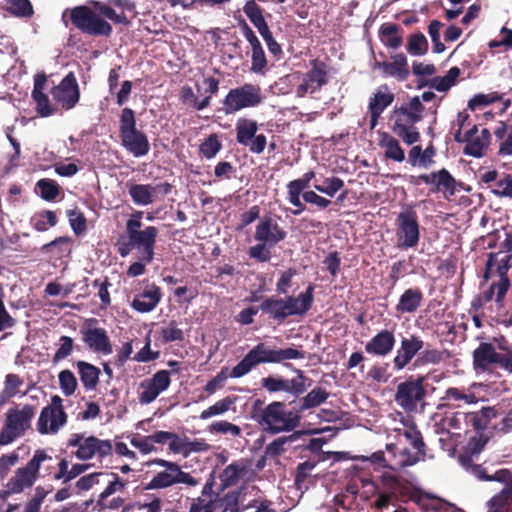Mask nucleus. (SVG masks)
I'll list each match as a JSON object with an SVG mask.
<instances>
[{
	"label": "nucleus",
	"instance_id": "f257e3e1",
	"mask_svg": "<svg viewBox=\"0 0 512 512\" xmlns=\"http://www.w3.org/2000/svg\"><path fill=\"white\" fill-rule=\"evenodd\" d=\"M305 351L293 347L271 348L261 342L255 345L243 359L231 370V378H240L254 367L266 363H284L288 360L304 359Z\"/></svg>",
	"mask_w": 512,
	"mask_h": 512
},
{
	"label": "nucleus",
	"instance_id": "f03ea898",
	"mask_svg": "<svg viewBox=\"0 0 512 512\" xmlns=\"http://www.w3.org/2000/svg\"><path fill=\"white\" fill-rule=\"evenodd\" d=\"M472 357L477 372L500 368L512 373V348L504 336L493 337L492 342H480Z\"/></svg>",
	"mask_w": 512,
	"mask_h": 512
},
{
	"label": "nucleus",
	"instance_id": "7ed1b4c3",
	"mask_svg": "<svg viewBox=\"0 0 512 512\" xmlns=\"http://www.w3.org/2000/svg\"><path fill=\"white\" fill-rule=\"evenodd\" d=\"M424 110L420 97L414 96L407 105L395 106L392 111V131L407 145L420 140V133L415 124L423 119Z\"/></svg>",
	"mask_w": 512,
	"mask_h": 512
},
{
	"label": "nucleus",
	"instance_id": "20e7f679",
	"mask_svg": "<svg viewBox=\"0 0 512 512\" xmlns=\"http://www.w3.org/2000/svg\"><path fill=\"white\" fill-rule=\"evenodd\" d=\"M254 419L265 432L277 434L293 431L300 425L301 417L294 406L286 410L284 402L274 401L254 415Z\"/></svg>",
	"mask_w": 512,
	"mask_h": 512
},
{
	"label": "nucleus",
	"instance_id": "39448f33",
	"mask_svg": "<svg viewBox=\"0 0 512 512\" xmlns=\"http://www.w3.org/2000/svg\"><path fill=\"white\" fill-rule=\"evenodd\" d=\"M36 407L32 404L14 405L4 415L0 430V446H7L22 438L32 429Z\"/></svg>",
	"mask_w": 512,
	"mask_h": 512
},
{
	"label": "nucleus",
	"instance_id": "423d86ee",
	"mask_svg": "<svg viewBox=\"0 0 512 512\" xmlns=\"http://www.w3.org/2000/svg\"><path fill=\"white\" fill-rule=\"evenodd\" d=\"M119 136L122 146L134 157L146 156L150 151L147 135L137 129L135 112L131 108L122 109L119 117Z\"/></svg>",
	"mask_w": 512,
	"mask_h": 512
},
{
	"label": "nucleus",
	"instance_id": "0eeeda50",
	"mask_svg": "<svg viewBox=\"0 0 512 512\" xmlns=\"http://www.w3.org/2000/svg\"><path fill=\"white\" fill-rule=\"evenodd\" d=\"M51 459L52 457L48 455L46 450H35L32 458L26 463V465L15 470L14 475L5 485L4 494H20L24 490L31 488L41 477L40 469L42 464Z\"/></svg>",
	"mask_w": 512,
	"mask_h": 512
},
{
	"label": "nucleus",
	"instance_id": "6e6552de",
	"mask_svg": "<svg viewBox=\"0 0 512 512\" xmlns=\"http://www.w3.org/2000/svg\"><path fill=\"white\" fill-rule=\"evenodd\" d=\"M284 366L292 369L296 376L286 379L281 376L269 375L261 379V387L270 394L284 392L298 398L311 386L312 380L305 375L303 370L293 368L291 363H284Z\"/></svg>",
	"mask_w": 512,
	"mask_h": 512
},
{
	"label": "nucleus",
	"instance_id": "1a4fd4ad",
	"mask_svg": "<svg viewBox=\"0 0 512 512\" xmlns=\"http://www.w3.org/2000/svg\"><path fill=\"white\" fill-rule=\"evenodd\" d=\"M263 101L261 87L258 84L245 83L232 88L222 100V111L225 115L259 106Z\"/></svg>",
	"mask_w": 512,
	"mask_h": 512
},
{
	"label": "nucleus",
	"instance_id": "9d476101",
	"mask_svg": "<svg viewBox=\"0 0 512 512\" xmlns=\"http://www.w3.org/2000/svg\"><path fill=\"white\" fill-rule=\"evenodd\" d=\"M151 464L163 467L165 470L155 474L147 484L146 489H164L175 484H186L194 487L199 484L198 479L193 477L190 473L182 471L181 467L176 462L156 458L151 461Z\"/></svg>",
	"mask_w": 512,
	"mask_h": 512
},
{
	"label": "nucleus",
	"instance_id": "9b49d317",
	"mask_svg": "<svg viewBox=\"0 0 512 512\" xmlns=\"http://www.w3.org/2000/svg\"><path fill=\"white\" fill-rule=\"evenodd\" d=\"M69 14L73 26L84 34L105 37L112 34V26L88 6H76Z\"/></svg>",
	"mask_w": 512,
	"mask_h": 512
},
{
	"label": "nucleus",
	"instance_id": "f8f14e48",
	"mask_svg": "<svg viewBox=\"0 0 512 512\" xmlns=\"http://www.w3.org/2000/svg\"><path fill=\"white\" fill-rule=\"evenodd\" d=\"M397 247L402 250L415 248L420 241V225L417 212L408 207L401 211L396 220Z\"/></svg>",
	"mask_w": 512,
	"mask_h": 512
},
{
	"label": "nucleus",
	"instance_id": "ddd939ff",
	"mask_svg": "<svg viewBox=\"0 0 512 512\" xmlns=\"http://www.w3.org/2000/svg\"><path fill=\"white\" fill-rule=\"evenodd\" d=\"M59 395L51 397L49 405L42 408L37 420V431L41 435L56 434L66 425L68 416Z\"/></svg>",
	"mask_w": 512,
	"mask_h": 512
},
{
	"label": "nucleus",
	"instance_id": "4468645a",
	"mask_svg": "<svg viewBox=\"0 0 512 512\" xmlns=\"http://www.w3.org/2000/svg\"><path fill=\"white\" fill-rule=\"evenodd\" d=\"M409 183L415 186L421 183L431 185V193L442 192L447 199L454 196L458 191L457 187L460 186V183L457 182L446 168L433 171L429 174H421L418 176L410 175Z\"/></svg>",
	"mask_w": 512,
	"mask_h": 512
},
{
	"label": "nucleus",
	"instance_id": "2eb2a0df",
	"mask_svg": "<svg viewBox=\"0 0 512 512\" xmlns=\"http://www.w3.org/2000/svg\"><path fill=\"white\" fill-rule=\"evenodd\" d=\"M424 381L423 376L417 378L410 376L404 382L398 384L395 401L404 411H416L418 403L424 400L426 397Z\"/></svg>",
	"mask_w": 512,
	"mask_h": 512
},
{
	"label": "nucleus",
	"instance_id": "dca6fc26",
	"mask_svg": "<svg viewBox=\"0 0 512 512\" xmlns=\"http://www.w3.org/2000/svg\"><path fill=\"white\" fill-rule=\"evenodd\" d=\"M236 141L241 146L248 148L253 154H261L267 145L264 134H257L258 124L249 118H239L235 125Z\"/></svg>",
	"mask_w": 512,
	"mask_h": 512
},
{
	"label": "nucleus",
	"instance_id": "f3484780",
	"mask_svg": "<svg viewBox=\"0 0 512 512\" xmlns=\"http://www.w3.org/2000/svg\"><path fill=\"white\" fill-rule=\"evenodd\" d=\"M98 320L95 318L87 319L85 325L80 329L82 341L86 347L96 353L109 355L113 352V346L107 331L101 327H94Z\"/></svg>",
	"mask_w": 512,
	"mask_h": 512
},
{
	"label": "nucleus",
	"instance_id": "a211bd4d",
	"mask_svg": "<svg viewBox=\"0 0 512 512\" xmlns=\"http://www.w3.org/2000/svg\"><path fill=\"white\" fill-rule=\"evenodd\" d=\"M310 66L311 69L303 75L302 83L296 88L298 97L313 94L328 83V67L324 61L313 59Z\"/></svg>",
	"mask_w": 512,
	"mask_h": 512
},
{
	"label": "nucleus",
	"instance_id": "6ab92c4d",
	"mask_svg": "<svg viewBox=\"0 0 512 512\" xmlns=\"http://www.w3.org/2000/svg\"><path fill=\"white\" fill-rule=\"evenodd\" d=\"M171 384V372L168 370H159L151 378L144 379L140 385L138 395L141 404H150Z\"/></svg>",
	"mask_w": 512,
	"mask_h": 512
},
{
	"label": "nucleus",
	"instance_id": "aec40b11",
	"mask_svg": "<svg viewBox=\"0 0 512 512\" xmlns=\"http://www.w3.org/2000/svg\"><path fill=\"white\" fill-rule=\"evenodd\" d=\"M53 99L63 109L70 110L76 106L80 98L79 86L73 72H69L58 86L51 90Z\"/></svg>",
	"mask_w": 512,
	"mask_h": 512
},
{
	"label": "nucleus",
	"instance_id": "412c9836",
	"mask_svg": "<svg viewBox=\"0 0 512 512\" xmlns=\"http://www.w3.org/2000/svg\"><path fill=\"white\" fill-rule=\"evenodd\" d=\"M423 348L424 341L420 336L412 334L409 337H403L392 361L394 369L397 371L404 369L415 357L419 356Z\"/></svg>",
	"mask_w": 512,
	"mask_h": 512
},
{
	"label": "nucleus",
	"instance_id": "4be33fe9",
	"mask_svg": "<svg viewBox=\"0 0 512 512\" xmlns=\"http://www.w3.org/2000/svg\"><path fill=\"white\" fill-rule=\"evenodd\" d=\"M76 458L82 461L97 457L102 461L104 458L113 454V445L111 440H103L96 436L86 437L80 449L74 453Z\"/></svg>",
	"mask_w": 512,
	"mask_h": 512
},
{
	"label": "nucleus",
	"instance_id": "5701e85b",
	"mask_svg": "<svg viewBox=\"0 0 512 512\" xmlns=\"http://www.w3.org/2000/svg\"><path fill=\"white\" fill-rule=\"evenodd\" d=\"M287 237V231L279 226L270 216H264L260 219L255 228L254 239L258 242H264L269 246H276Z\"/></svg>",
	"mask_w": 512,
	"mask_h": 512
},
{
	"label": "nucleus",
	"instance_id": "b1692460",
	"mask_svg": "<svg viewBox=\"0 0 512 512\" xmlns=\"http://www.w3.org/2000/svg\"><path fill=\"white\" fill-rule=\"evenodd\" d=\"M395 99L388 85L383 84L369 98L368 111L370 114V128L374 129L384 110L389 107Z\"/></svg>",
	"mask_w": 512,
	"mask_h": 512
},
{
	"label": "nucleus",
	"instance_id": "393cba45",
	"mask_svg": "<svg viewBox=\"0 0 512 512\" xmlns=\"http://www.w3.org/2000/svg\"><path fill=\"white\" fill-rule=\"evenodd\" d=\"M158 228L155 226H147L143 230H139L130 237L132 243L137 248L142 249L141 261L151 263L154 258V247L158 236Z\"/></svg>",
	"mask_w": 512,
	"mask_h": 512
},
{
	"label": "nucleus",
	"instance_id": "a878e982",
	"mask_svg": "<svg viewBox=\"0 0 512 512\" xmlns=\"http://www.w3.org/2000/svg\"><path fill=\"white\" fill-rule=\"evenodd\" d=\"M287 318L290 316H304L312 307L314 301V285L309 284L305 291L298 296L284 298Z\"/></svg>",
	"mask_w": 512,
	"mask_h": 512
},
{
	"label": "nucleus",
	"instance_id": "bb28decb",
	"mask_svg": "<svg viewBox=\"0 0 512 512\" xmlns=\"http://www.w3.org/2000/svg\"><path fill=\"white\" fill-rule=\"evenodd\" d=\"M241 29L252 50L251 71L254 73H261L267 66V60L262 45L254 31L245 20H242Z\"/></svg>",
	"mask_w": 512,
	"mask_h": 512
},
{
	"label": "nucleus",
	"instance_id": "cd10ccee",
	"mask_svg": "<svg viewBox=\"0 0 512 512\" xmlns=\"http://www.w3.org/2000/svg\"><path fill=\"white\" fill-rule=\"evenodd\" d=\"M395 343L394 332L383 329L366 343L365 351L374 356L384 357L393 351Z\"/></svg>",
	"mask_w": 512,
	"mask_h": 512
},
{
	"label": "nucleus",
	"instance_id": "c85d7f7f",
	"mask_svg": "<svg viewBox=\"0 0 512 512\" xmlns=\"http://www.w3.org/2000/svg\"><path fill=\"white\" fill-rule=\"evenodd\" d=\"M460 464L472 475L482 481H508L510 479V470L499 469L494 474L489 475L486 473L485 468L476 464L471 456H459Z\"/></svg>",
	"mask_w": 512,
	"mask_h": 512
},
{
	"label": "nucleus",
	"instance_id": "c756f323",
	"mask_svg": "<svg viewBox=\"0 0 512 512\" xmlns=\"http://www.w3.org/2000/svg\"><path fill=\"white\" fill-rule=\"evenodd\" d=\"M47 82L44 73L37 74L34 78V87L32 90V98L36 103V111L41 117H48L56 112V109L50 104L49 97L43 92Z\"/></svg>",
	"mask_w": 512,
	"mask_h": 512
},
{
	"label": "nucleus",
	"instance_id": "7c9ffc66",
	"mask_svg": "<svg viewBox=\"0 0 512 512\" xmlns=\"http://www.w3.org/2000/svg\"><path fill=\"white\" fill-rule=\"evenodd\" d=\"M162 292L159 286L152 284L131 302V307L139 313L152 311L161 301Z\"/></svg>",
	"mask_w": 512,
	"mask_h": 512
},
{
	"label": "nucleus",
	"instance_id": "2f4dec72",
	"mask_svg": "<svg viewBox=\"0 0 512 512\" xmlns=\"http://www.w3.org/2000/svg\"><path fill=\"white\" fill-rule=\"evenodd\" d=\"M392 59V62H376V67L382 70L385 77H396L399 81H405L410 73L406 56L399 53L392 56Z\"/></svg>",
	"mask_w": 512,
	"mask_h": 512
},
{
	"label": "nucleus",
	"instance_id": "473e14b6",
	"mask_svg": "<svg viewBox=\"0 0 512 512\" xmlns=\"http://www.w3.org/2000/svg\"><path fill=\"white\" fill-rule=\"evenodd\" d=\"M423 300L424 295L420 288H408L401 294L395 309L400 314H413L420 308Z\"/></svg>",
	"mask_w": 512,
	"mask_h": 512
},
{
	"label": "nucleus",
	"instance_id": "72a5a7b5",
	"mask_svg": "<svg viewBox=\"0 0 512 512\" xmlns=\"http://www.w3.org/2000/svg\"><path fill=\"white\" fill-rule=\"evenodd\" d=\"M492 135L489 129L484 128L478 136L472 137L465 141L466 145L463 153L467 156L481 158L486 154L491 143Z\"/></svg>",
	"mask_w": 512,
	"mask_h": 512
},
{
	"label": "nucleus",
	"instance_id": "f704fd0d",
	"mask_svg": "<svg viewBox=\"0 0 512 512\" xmlns=\"http://www.w3.org/2000/svg\"><path fill=\"white\" fill-rule=\"evenodd\" d=\"M329 392L320 387L316 386L311 391H309L304 397H301L298 402L293 401L296 406V409L301 416L303 412L316 408L321 404L325 403L329 398ZM292 404V402L290 403Z\"/></svg>",
	"mask_w": 512,
	"mask_h": 512
},
{
	"label": "nucleus",
	"instance_id": "c9c22d12",
	"mask_svg": "<svg viewBox=\"0 0 512 512\" xmlns=\"http://www.w3.org/2000/svg\"><path fill=\"white\" fill-rule=\"evenodd\" d=\"M310 187V183L303 177L290 181L287 184V199L289 203L296 207L292 210L293 215H300L306 206L301 202L300 196Z\"/></svg>",
	"mask_w": 512,
	"mask_h": 512
},
{
	"label": "nucleus",
	"instance_id": "e433bc0d",
	"mask_svg": "<svg viewBox=\"0 0 512 512\" xmlns=\"http://www.w3.org/2000/svg\"><path fill=\"white\" fill-rule=\"evenodd\" d=\"M129 195L136 205L146 206L155 201L157 188L151 184H127Z\"/></svg>",
	"mask_w": 512,
	"mask_h": 512
},
{
	"label": "nucleus",
	"instance_id": "4c0bfd02",
	"mask_svg": "<svg viewBox=\"0 0 512 512\" xmlns=\"http://www.w3.org/2000/svg\"><path fill=\"white\" fill-rule=\"evenodd\" d=\"M285 304L284 298L271 296L262 301L259 309L271 319L282 323L287 319Z\"/></svg>",
	"mask_w": 512,
	"mask_h": 512
},
{
	"label": "nucleus",
	"instance_id": "58836bf2",
	"mask_svg": "<svg viewBox=\"0 0 512 512\" xmlns=\"http://www.w3.org/2000/svg\"><path fill=\"white\" fill-rule=\"evenodd\" d=\"M76 366L80 376V381L85 390L92 391L96 389L101 374L100 369L95 365L82 360L78 361Z\"/></svg>",
	"mask_w": 512,
	"mask_h": 512
},
{
	"label": "nucleus",
	"instance_id": "ea45409f",
	"mask_svg": "<svg viewBox=\"0 0 512 512\" xmlns=\"http://www.w3.org/2000/svg\"><path fill=\"white\" fill-rule=\"evenodd\" d=\"M494 136L499 142L497 155L499 157L512 156V124L500 121L494 130Z\"/></svg>",
	"mask_w": 512,
	"mask_h": 512
},
{
	"label": "nucleus",
	"instance_id": "a19ab883",
	"mask_svg": "<svg viewBox=\"0 0 512 512\" xmlns=\"http://www.w3.org/2000/svg\"><path fill=\"white\" fill-rule=\"evenodd\" d=\"M495 416L496 412L493 408L484 407L479 411L467 413L465 420L475 430L480 431L488 428L491 419Z\"/></svg>",
	"mask_w": 512,
	"mask_h": 512
},
{
	"label": "nucleus",
	"instance_id": "79ce46f5",
	"mask_svg": "<svg viewBox=\"0 0 512 512\" xmlns=\"http://www.w3.org/2000/svg\"><path fill=\"white\" fill-rule=\"evenodd\" d=\"M380 145L385 148V157L397 162L405 160V152L400 146L399 141L388 133H384Z\"/></svg>",
	"mask_w": 512,
	"mask_h": 512
},
{
	"label": "nucleus",
	"instance_id": "37998d69",
	"mask_svg": "<svg viewBox=\"0 0 512 512\" xmlns=\"http://www.w3.org/2000/svg\"><path fill=\"white\" fill-rule=\"evenodd\" d=\"M394 459V466L390 467V470H392L393 472H389L398 475L396 471L406 467L413 466L420 461H424L425 457L418 454L417 452L412 453L408 448H404L400 450L398 454L394 453Z\"/></svg>",
	"mask_w": 512,
	"mask_h": 512
},
{
	"label": "nucleus",
	"instance_id": "c03bdc74",
	"mask_svg": "<svg viewBox=\"0 0 512 512\" xmlns=\"http://www.w3.org/2000/svg\"><path fill=\"white\" fill-rule=\"evenodd\" d=\"M23 383V379L18 374L9 373L5 376L4 388L0 393V407L17 395Z\"/></svg>",
	"mask_w": 512,
	"mask_h": 512
},
{
	"label": "nucleus",
	"instance_id": "a18cd8bd",
	"mask_svg": "<svg viewBox=\"0 0 512 512\" xmlns=\"http://www.w3.org/2000/svg\"><path fill=\"white\" fill-rule=\"evenodd\" d=\"M459 67H451L444 76H437L430 80L429 86L439 92H446L456 84L457 78L460 76Z\"/></svg>",
	"mask_w": 512,
	"mask_h": 512
},
{
	"label": "nucleus",
	"instance_id": "49530a36",
	"mask_svg": "<svg viewBox=\"0 0 512 512\" xmlns=\"http://www.w3.org/2000/svg\"><path fill=\"white\" fill-rule=\"evenodd\" d=\"M112 477L106 488L99 494L97 499V506L104 508V501L116 492H122L126 489L128 482L120 478L117 473L111 472L108 474Z\"/></svg>",
	"mask_w": 512,
	"mask_h": 512
},
{
	"label": "nucleus",
	"instance_id": "de8ad7c7",
	"mask_svg": "<svg viewBox=\"0 0 512 512\" xmlns=\"http://www.w3.org/2000/svg\"><path fill=\"white\" fill-rule=\"evenodd\" d=\"M179 98L183 104L199 111L210 105V96H205L203 99L199 100L193 89L188 85L181 88Z\"/></svg>",
	"mask_w": 512,
	"mask_h": 512
},
{
	"label": "nucleus",
	"instance_id": "09e8293b",
	"mask_svg": "<svg viewBox=\"0 0 512 512\" xmlns=\"http://www.w3.org/2000/svg\"><path fill=\"white\" fill-rule=\"evenodd\" d=\"M243 12L256 29L267 24L264 18V9L256 0H247L243 6Z\"/></svg>",
	"mask_w": 512,
	"mask_h": 512
},
{
	"label": "nucleus",
	"instance_id": "8fccbe9b",
	"mask_svg": "<svg viewBox=\"0 0 512 512\" xmlns=\"http://www.w3.org/2000/svg\"><path fill=\"white\" fill-rule=\"evenodd\" d=\"M444 360V352L438 349H422L413 362V368H420L429 364L437 365Z\"/></svg>",
	"mask_w": 512,
	"mask_h": 512
},
{
	"label": "nucleus",
	"instance_id": "3c124183",
	"mask_svg": "<svg viewBox=\"0 0 512 512\" xmlns=\"http://www.w3.org/2000/svg\"><path fill=\"white\" fill-rule=\"evenodd\" d=\"M406 50L410 55L422 56L428 51V41L423 33L411 34L408 38Z\"/></svg>",
	"mask_w": 512,
	"mask_h": 512
},
{
	"label": "nucleus",
	"instance_id": "603ef678",
	"mask_svg": "<svg viewBox=\"0 0 512 512\" xmlns=\"http://www.w3.org/2000/svg\"><path fill=\"white\" fill-rule=\"evenodd\" d=\"M245 472V468L236 463H231L224 468L220 475V480L224 488L236 485Z\"/></svg>",
	"mask_w": 512,
	"mask_h": 512
},
{
	"label": "nucleus",
	"instance_id": "864d4df0",
	"mask_svg": "<svg viewBox=\"0 0 512 512\" xmlns=\"http://www.w3.org/2000/svg\"><path fill=\"white\" fill-rule=\"evenodd\" d=\"M222 149V143L217 134H210L199 145V153L206 159L214 158Z\"/></svg>",
	"mask_w": 512,
	"mask_h": 512
},
{
	"label": "nucleus",
	"instance_id": "5fc2aeb1",
	"mask_svg": "<svg viewBox=\"0 0 512 512\" xmlns=\"http://www.w3.org/2000/svg\"><path fill=\"white\" fill-rule=\"evenodd\" d=\"M36 187L39 190V194L42 199L46 201H53L55 200L59 193H60V187L56 183V181L48 178L40 179L36 183Z\"/></svg>",
	"mask_w": 512,
	"mask_h": 512
},
{
	"label": "nucleus",
	"instance_id": "6e6d98bb",
	"mask_svg": "<svg viewBox=\"0 0 512 512\" xmlns=\"http://www.w3.org/2000/svg\"><path fill=\"white\" fill-rule=\"evenodd\" d=\"M404 437L409 441L410 445L416 450V452L423 457L427 456V446L423 440L421 432L415 425L406 429L403 433Z\"/></svg>",
	"mask_w": 512,
	"mask_h": 512
},
{
	"label": "nucleus",
	"instance_id": "4d7b16f0",
	"mask_svg": "<svg viewBox=\"0 0 512 512\" xmlns=\"http://www.w3.org/2000/svg\"><path fill=\"white\" fill-rule=\"evenodd\" d=\"M72 243V239L69 236H60L55 238L53 241L44 244L41 248L42 252L49 253L52 252L53 249H58L57 256L58 258H62L65 254L71 253V248L69 247Z\"/></svg>",
	"mask_w": 512,
	"mask_h": 512
},
{
	"label": "nucleus",
	"instance_id": "13d9d810",
	"mask_svg": "<svg viewBox=\"0 0 512 512\" xmlns=\"http://www.w3.org/2000/svg\"><path fill=\"white\" fill-rule=\"evenodd\" d=\"M69 224L75 235L80 236L87 230V219L79 209L67 210Z\"/></svg>",
	"mask_w": 512,
	"mask_h": 512
},
{
	"label": "nucleus",
	"instance_id": "bf43d9fd",
	"mask_svg": "<svg viewBox=\"0 0 512 512\" xmlns=\"http://www.w3.org/2000/svg\"><path fill=\"white\" fill-rule=\"evenodd\" d=\"M399 27L393 23L383 24L380 27V35L386 37L385 45L393 49L398 48L402 44V37L398 35Z\"/></svg>",
	"mask_w": 512,
	"mask_h": 512
},
{
	"label": "nucleus",
	"instance_id": "052dcab7",
	"mask_svg": "<svg viewBox=\"0 0 512 512\" xmlns=\"http://www.w3.org/2000/svg\"><path fill=\"white\" fill-rule=\"evenodd\" d=\"M258 32L264 39L269 52L276 58L280 59L283 55L281 45L274 39L273 34L268 26V24L262 25L257 28Z\"/></svg>",
	"mask_w": 512,
	"mask_h": 512
},
{
	"label": "nucleus",
	"instance_id": "680f3d73",
	"mask_svg": "<svg viewBox=\"0 0 512 512\" xmlns=\"http://www.w3.org/2000/svg\"><path fill=\"white\" fill-rule=\"evenodd\" d=\"M503 94L498 92H491L488 94H476L473 98L468 101V108L472 111L478 107L487 106L496 102L501 101Z\"/></svg>",
	"mask_w": 512,
	"mask_h": 512
},
{
	"label": "nucleus",
	"instance_id": "e2e57ef3",
	"mask_svg": "<svg viewBox=\"0 0 512 512\" xmlns=\"http://www.w3.org/2000/svg\"><path fill=\"white\" fill-rule=\"evenodd\" d=\"M59 385L65 396H71L75 393L78 382L72 371L65 369L58 375Z\"/></svg>",
	"mask_w": 512,
	"mask_h": 512
},
{
	"label": "nucleus",
	"instance_id": "0e129e2a",
	"mask_svg": "<svg viewBox=\"0 0 512 512\" xmlns=\"http://www.w3.org/2000/svg\"><path fill=\"white\" fill-rule=\"evenodd\" d=\"M506 487L497 495L493 496L489 504L491 507H501L512 504V472L510 471V479L508 481H500Z\"/></svg>",
	"mask_w": 512,
	"mask_h": 512
},
{
	"label": "nucleus",
	"instance_id": "69168bd1",
	"mask_svg": "<svg viewBox=\"0 0 512 512\" xmlns=\"http://www.w3.org/2000/svg\"><path fill=\"white\" fill-rule=\"evenodd\" d=\"M234 403V400L230 397H225L219 401H217L212 406L208 407L207 409L203 410L200 414V418L202 420L211 418L216 415H221L225 412H227L232 404Z\"/></svg>",
	"mask_w": 512,
	"mask_h": 512
},
{
	"label": "nucleus",
	"instance_id": "338daca9",
	"mask_svg": "<svg viewBox=\"0 0 512 512\" xmlns=\"http://www.w3.org/2000/svg\"><path fill=\"white\" fill-rule=\"evenodd\" d=\"M74 340L69 336H61L59 338V347L53 355V363H58L68 358L74 350Z\"/></svg>",
	"mask_w": 512,
	"mask_h": 512
},
{
	"label": "nucleus",
	"instance_id": "774afa93",
	"mask_svg": "<svg viewBox=\"0 0 512 512\" xmlns=\"http://www.w3.org/2000/svg\"><path fill=\"white\" fill-rule=\"evenodd\" d=\"M161 337L163 343H170L184 340V332L178 328L176 321L169 322L168 326L161 329Z\"/></svg>",
	"mask_w": 512,
	"mask_h": 512
}]
</instances>
